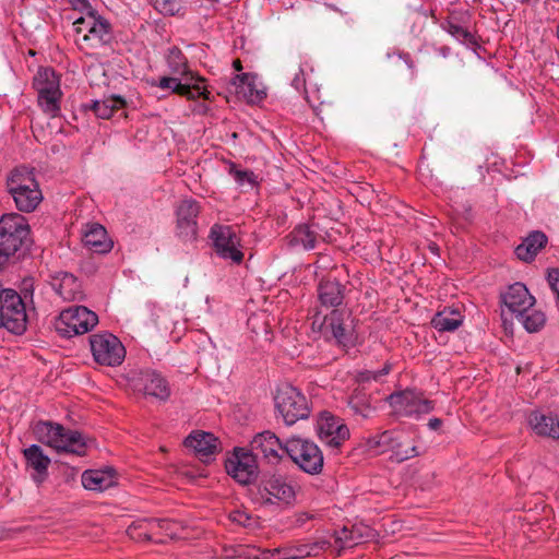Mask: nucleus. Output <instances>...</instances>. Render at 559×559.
Here are the masks:
<instances>
[{
    "label": "nucleus",
    "mask_w": 559,
    "mask_h": 559,
    "mask_svg": "<svg viewBox=\"0 0 559 559\" xmlns=\"http://www.w3.org/2000/svg\"><path fill=\"white\" fill-rule=\"evenodd\" d=\"M275 407L287 426L308 418L310 406L307 397L295 386L284 384L275 395Z\"/></svg>",
    "instance_id": "0eeeda50"
},
{
    "label": "nucleus",
    "mask_w": 559,
    "mask_h": 559,
    "mask_svg": "<svg viewBox=\"0 0 559 559\" xmlns=\"http://www.w3.org/2000/svg\"><path fill=\"white\" fill-rule=\"evenodd\" d=\"M219 441L211 432L198 431L188 436L185 445L194 450L201 460H206L218 449Z\"/></svg>",
    "instance_id": "cd10ccee"
},
{
    "label": "nucleus",
    "mask_w": 559,
    "mask_h": 559,
    "mask_svg": "<svg viewBox=\"0 0 559 559\" xmlns=\"http://www.w3.org/2000/svg\"><path fill=\"white\" fill-rule=\"evenodd\" d=\"M439 51H440V53H441L443 57H447V56L449 55V52H450V48L444 46V47H441V48L439 49Z\"/></svg>",
    "instance_id": "680f3d73"
},
{
    "label": "nucleus",
    "mask_w": 559,
    "mask_h": 559,
    "mask_svg": "<svg viewBox=\"0 0 559 559\" xmlns=\"http://www.w3.org/2000/svg\"><path fill=\"white\" fill-rule=\"evenodd\" d=\"M7 191L15 207L23 213H31L43 201V193L36 180L34 168L17 166L7 177Z\"/></svg>",
    "instance_id": "f257e3e1"
},
{
    "label": "nucleus",
    "mask_w": 559,
    "mask_h": 559,
    "mask_svg": "<svg viewBox=\"0 0 559 559\" xmlns=\"http://www.w3.org/2000/svg\"><path fill=\"white\" fill-rule=\"evenodd\" d=\"M82 241L86 248L95 253H107L112 249V241L108 238L107 230L98 223L85 226Z\"/></svg>",
    "instance_id": "b1692460"
},
{
    "label": "nucleus",
    "mask_w": 559,
    "mask_h": 559,
    "mask_svg": "<svg viewBox=\"0 0 559 559\" xmlns=\"http://www.w3.org/2000/svg\"><path fill=\"white\" fill-rule=\"evenodd\" d=\"M245 516L242 513L238 512L235 516H234V521H237L239 523H242L240 518Z\"/></svg>",
    "instance_id": "e2e57ef3"
},
{
    "label": "nucleus",
    "mask_w": 559,
    "mask_h": 559,
    "mask_svg": "<svg viewBox=\"0 0 559 559\" xmlns=\"http://www.w3.org/2000/svg\"><path fill=\"white\" fill-rule=\"evenodd\" d=\"M133 383L144 394L159 400H166L170 394L167 381L155 370L139 371L133 378Z\"/></svg>",
    "instance_id": "aec40b11"
},
{
    "label": "nucleus",
    "mask_w": 559,
    "mask_h": 559,
    "mask_svg": "<svg viewBox=\"0 0 559 559\" xmlns=\"http://www.w3.org/2000/svg\"><path fill=\"white\" fill-rule=\"evenodd\" d=\"M318 433L321 441L331 448H340L349 438V429L343 419L328 412L320 414Z\"/></svg>",
    "instance_id": "4468645a"
},
{
    "label": "nucleus",
    "mask_w": 559,
    "mask_h": 559,
    "mask_svg": "<svg viewBox=\"0 0 559 559\" xmlns=\"http://www.w3.org/2000/svg\"><path fill=\"white\" fill-rule=\"evenodd\" d=\"M82 485L87 490L104 491L116 485L115 471L107 469H88L82 474Z\"/></svg>",
    "instance_id": "c756f323"
},
{
    "label": "nucleus",
    "mask_w": 559,
    "mask_h": 559,
    "mask_svg": "<svg viewBox=\"0 0 559 559\" xmlns=\"http://www.w3.org/2000/svg\"><path fill=\"white\" fill-rule=\"evenodd\" d=\"M556 37L559 40V20H558V24H557V27H556Z\"/></svg>",
    "instance_id": "69168bd1"
},
{
    "label": "nucleus",
    "mask_w": 559,
    "mask_h": 559,
    "mask_svg": "<svg viewBox=\"0 0 559 559\" xmlns=\"http://www.w3.org/2000/svg\"><path fill=\"white\" fill-rule=\"evenodd\" d=\"M231 85L239 97L248 103H258L265 98L266 93L255 86V76L250 73L236 74L231 80Z\"/></svg>",
    "instance_id": "c85d7f7f"
},
{
    "label": "nucleus",
    "mask_w": 559,
    "mask_h": 559,
    "mask_svg": "<svg viewBox=\"0 0 559 559\" xmlns=\"http://www.w3.org/2000/svg\"><path fill=\"white\" fill-rule=\"evenodd\" d=\"M528 425L537 436L559 439V419L552 414L533 411L528 416Z\"/></svg>",
    "instance_id": "bb28decb"
},
{
    "label": "nucleus",
    "mask_w": 559,
    "mask_h": 559,
    "mask_svg": "<svg viewBox=\"0 0 559 559\" xmlns=\"http://www.w3.org/2000/svg\"><path fill=\"white\" fill-rule=\"evenodd\" d=\"M442 28L462 44H465L467 46L477 45L474 34H472L468 29L464 28L463 26L459 25L452 20L444 22L442 24Z\"/></svg>",
    "instance_id": "a19ab883"
},
{
    "label": "nucleus",
    "mask_w": 559,
    "mask_h": 559,
    "mask_svg": "<svg viewBox=\"0 0 559 559\" xmlns=\"http://www.w3.org/2000/svg\"><path fill=\"white\" fill-rule=\"evenodd\" d=\"M432 326L440 332H452L459 329L462 324L460 313H447L445 311L438 312L431 320Z\"/></svg>",
    "instance_id": "4c0bfd02"
},
{
    "label": "nucleus",
    "mask_w": 559,
    "mask_h": 559,
    "mask_svg": "<svg viewBox=\"0 0 559 559\" xmlns=\"http://www.w3.org/2000/svg\"><path fill=\"white\" fill-rule=\"evenodd\" d=\"M210 238L219 258L230 260L236 264L242 262L243 252L239 249L240 239L231 226L214 225L211 228Z\"/></svg>",
    "instance_id": "9b49d317"
},
{
    "label": "nucleus",
    "mask_w": 559,
    "mask_h": 559,
    "mask_svg": "<svg viewBox=\"0 0 559 559\" xmlns=\"http://www.w3.org/2000/svg\"><path fill=\"white\" fill-rule=\"evenodd\" d=\"M390 452L397 462H404L420 455L415 439L407 438L400 431L396 433V441L392 444Z\"/></svg>",
    "instance_id": "f704fd0d"
},
{
    "label": "nucleus",
    "mask_w": 559,
    "mask_h": 559,
    "mask_svg": "<svg viewBox=\"0 0 559 559\" xmlns=\"http://www.w3.org/2000/svg\"><path fill=\"white\" fill-rule=\"evenodd\" d=\"M126 104L124 98L121 96L111 95L102 100H92L91 104L85 105V107L94 111L98 118L109 119L116 110L122 109Z\"/></svg>",
    "instance_id": "72a5a7b5"
},
{
    "label": "nucleus",
    "mask_w": 559,
    "mask_h": 559,
    "mask_svg": "<svg viewBox=\"0 0 559 559\" xmlns=\"http://www.w3.org/2000/svg\"><path fill=\"white\" fill-rule=\"evenodd\" d=\"M356 530H348L347 527H343L341 531L335 533V543L341 547L353 546L357 544V537H355Z\"/></svg>",
    "instance_id": "de8ad7c7"
},
{
    "label": "nucleus",
    "mask_w": 559,
    "mask_h": 559,
    "mask_svg": "<svg viewBox=\"0 0 559 559\" xmlns=\"http://www.w3.org/2000/svg\"><path fill=\"white\" fill-rule=\"evenodd\" d=\"M547 281L559 304V270H550L547 275Z\"/></svg>",
    "instance_id": "09e8293b"
},
{
    "label": "nucleus",
    "mask_w": 559,
    "mask_h": 559,
    "mask_svg": "<svg viewBox=\"0 0 559 559\" xmlns=\"http://www.w3.org/2000/svg\"><path fill=\"white\" fill-rule=\"evenodd\" d=\"M27 314L22 297L0 283V329L22 335L26 331Z\"/></svg>",
    "instance_id": "39448f33"
},
{
    "label": "nucleus",
    "mask_w": 559,
    "mask_h": 559,
    "mask_svg": "<svg viewBox=\"0 0 559 559\" xmlns=\"http://www.w3.org/2000/svg\"><path fill=\"white\" fill-rule=\"evenodd\" d=\"M313 516L309 513H300L298 516H297V523L299 525H302L304 523H306L307 521L311 520Z\"/></svg>",
    "instance_id": "13d9d810"
},
{
    "label": "nucleus",
    "mask_w": 559,
    "mask_h": 559,
    "mask_svg": "<svg viewBox=\"0 0 559 559\" xmlns=\"http://www.w3.org/2000/svg\"><path fill=\"white\" fill-rule=\"evenodd\" d=\"M286 455L307 474L318 475L323 469L324 459L320 448L312 441L299 437L286 440Z\"/></svg>",
    "instance_id": "423d86ee"
},
{
    "label": "nucleus",
    "mask_w": 559,
    "mask_h": 559,
    "mask_svg": "<svg viewBox=\"0 0 559 559\" xmlns=\"http://www.w3.org/2000/svg\"><path fill=\"white\" fill-rule=\"evenodd\" d=\"M389 403L400 416L413 417L429 414L433 409V402L426 399L423 393L405 390L392 393Z\"/></svg>",
    "instance_id": "f8f14e48"
},
{
    "label": "nucleus",
    "mask_w": 559,
    "mask_h": 559,
    "mask_svg": "<svg viewBox=\"0 0 559 559\" xmlns=\"http://www.w3.org/2000/svg\"><path fill=\"white\" fill-rule=\"evenodd\" d=\"M383 67L390 76L403 79L409 83H412L417 76L415 61L408 52L401 50L386 52Z\"/></svg>",
    "instance_id": "a211bd4d"
},
{
    "label": "nucleus",
    "mask_w": 559,
    "mask_h": 559,
    "mask_svg": "<svg viewBox=\"0 0 559 559\" xmlns=\"http://www.w3.org/2000/svg\"><path fill=\"white\" fill-rule=\"evenodd\" d=\"M23 456L26 464V469H31L32 479L40 485L48 477V467L50 459L46 455L43 449L37 444H32L23 450Z\"/></svg>",
    "instance_id": "4be33fe9"
},
{
    "label": "nucleus",
    "mask_w": 559,
    "mask_h": 559,
    "mask_svg": "<svg viewBox=\"0 0 559 559\" xmlns=\"http://www.w3.org/2000/svg\"><path fill=\"white\" fill-rule=\"evenodd\" d=\"M98 322L95 312L84 306L64 309L55 322L56 331L63 337H72L91 331Z\"/></svg>",
    "instance_id": "6e6552de"
},
{
    "label": "nucleus",
    "mask_w": 559,
    "mask_h": 559,
    "mask_svg": "<svg viewBox=\"0 0 559 559\" xmlns=\"http://www.w3.org/2000/svg\"><path fill=\"white\" fill-rule=\"evenodd\" d=\"M347 407L352 416L364 420L373 418L378 411L377 402L371 395L358 389L348 397Z\"/></svg>",
    "instance_id": "a878e982"
},
{
    "label": "nucleus",
    "mask_w": 559,
    "mask_h": 559,
    "mask_svg": "<svg viewBox=\"0 0 559 559\" xmlns=\"http://www.w3.org/2000/svg\"><path fill=\"white\" fill-rule=\"evenodd\" d=\"M515 318L530 333L538 332L546 323L545 313L538 310L523 311L521 314H516Z\"/></svg>",
    "instance_id": "58836bf2"
},
{
    "label": "nucleus",
    "mask_w": 559,
    "mask_h": 559,
    "mask_svg": "<svg viewBox=\"0 0 559 559\" xmlns=\"http://www.w3.org/2000/svg\"><path fill=\"white\" fill-rule=\"evenodd\" d=\"M153 8L163 15H176L183 9L180 0H151Z\"/></svg>",
    "instance_id": "37998d69"
},
{
    "label": "nucleus",
    "mask_w": 559,
    "mask_h": 559,
    "mask_svg": "<svg viewBox=\"0 0 559 559\" xmlns=\"http://www.w3.org/2000/svg\"><path fill=\"white\" fill-rule=\"evenodd\" d=\"M356 530L355 537H357V544L359 543V539L362 537V534L359 532L357 527H354Z\"/></svg>",
    "instance_id": "0e129e2a"
},
{
    "label": "nucleus",
    "mask_w": 559,
    "mask_h": 559,
    "mask_svg": "<svg viewBox=\"0 0 559 559\" xmlns=\"http://www.w3.org/2000/svg\"><path fill=\"white\" fill-rule=\"evenodd\" d=\"M397 431L399 430L396 429L383 430L365 438L364 447L366 451L373 454H382L389 452L392 449L394 441H396Z\"/></svg>",
    "instance_id": "473e14b6"
},
{
    "label": "nucleus",
    "mask_w": 559,
    "mask_h": 559,
    "mask_svg": "<svg viewBox=\"0 0 559 559\" xmlns=\"http://www.w3.org/2000/svg\"><path fill=\"white\" fill-rule=\"evenodd\" d=\"M200 205L193 199H186L177 207V236L183 241H192L197 238V217Z\"/></svg>",
    "instance_id": "dca6fc26"
},
{
    "label": "nucleus",
    "mask_w": 559,
    "mask_h": 559,
    "mask_svg": "<svg viewBox=\"0 0 559 559\" xmlns=\"http://www.w3.org/2000/svg\"><path fill=\"white\" fill-rule=\"evenodd\" d=\"M167 63L175 74H180L182 76L193 75L187 68V59L182 51L178 47H173L169 49L167 55Z\"/></svg>",
    "instance_id": "ea45409f"
},
{
    "label": "nucleus",
    "mask_w": 559,
    "mask_h": 559,
    "mask_svg": "<svg viewBox=\"0 0 559 559\" xmlns=\"http://www.w3.org/2000/svg\"><path fill=\"white\" fill-rule=\"evenodd\" d=\"M317 293L322 307L338 309L344 300L345 286L335 278H323L319 282Z\"/></svg>",
    "instance_id": "393cba45"
},
{
    "label": "nucleus",
    "mask_w": 559,
    "mask_h": 559,
    "mask_svg": "<svg viewBox=\"0 0 559 559\" xmlns=\"http://www.w3.org/2000/svg\"><path fill=\"white\" fill-rule=\"evenodd\" d=\"M61 91L51 92L49 94H39L38 104L45 112L57 115L60 110Z\"/></svg>",
    "instance_id": "79ce46f5"
},
{
    "label": "nucleus",
    "mask_w": 559,
    "mask_h": 559,
    "mask_svg": "<svg viewBox=\"0 0 559 559\" xmlns=\"http://www.w3.org/2000/svg\"><path fill=\"white\" fill-rule=\"evenodd\" d=\"M350 314L342 309H333L324 316L322 332L328 338H333L336 344L347 346L352 343L353 331L347 323Z\"/></svg>",
    "instance_id": "2eb2a0df"
},
{
    "label": "nucleus",
    "mask_w": 559,
    "mask_h": 559,
    "mask_svg": "<svg viewBox=\"0 0 559 559\" xmlns=\"http://www.w3.org/2000/svg\"><path fill=\"white\" fill-rule=\"evenodd\" d=\"M317 267L319 269H330L332 265L330 264V259L326 254H320L317 262Z\"/></svg>",
    "instance_id": "6e6d98bb"
},
{
    "label": "nucleus",
    "mask_w": 559,
    "mask_h": 559,
    "mask_svg": "<svg viewBox=\"0 0 559 559\" xmlns=\"http://www.w3.org/2000/svg\"><path fill=\"white\" fill-rule=\"evenodd\" d=\"M233 67L236 71H241L242 70V64H241V61L239 59H235L233 61Z\"/></svg>",
    "instance_id": "052dcab7"
},
{
    "label": "nucleus",
    "mask_w": 559,
    "mask_h": 559,
    "mask_svg": "<svg viewBox=\"0 0 559 559\" xmlns=\"http://www.w3.org/2000/svg\"><path fill=\"white\" fill-rule=\"evenodd\" d=\"M391 364L385 362L382 369L373 371V370H362L357 374L358 382H369L371 380L379 381L382 377L386 376L391 371Z\"/></svg>",
    "instance_id": "a18cd8bd"
},
{
    "label": "nucleus",
    "mask_w": 559,
    "mask_h": 559,
    "mask_svg": "<svg viewBox=\"0 0 559 559\" xmlns=\"http://www.w3.org/2000/svg\"><path fill=\"white\" fill-rule=\"evenodd\" d=\"M290 248H301L312 250L316 248L318 233L308 224L296 226L286 237Z\"/></svg>",
    "instance_id": "7c9ffc66"
},
{
    "label": "nucleus",
    "mask_w": 559,
    "mask_h": 559,
    "mask_svg": "<svg viewBox=\"0 0 559 559\" xmlns=\"http://www.w3.org/2000/svg\"><path fill=\"white\" fill-rule=\"evenodd\" d=\"M158 526L155 518H142L133 521L127 528L128 536L135 542L153 540V531Z\"/></svg>",
    "instance_id": "c9c22d12"
},
{
    "label": "nucleus",
    "mask_w": 559,
    "mask_h": 559,
    "mask_svg": "<svg viewBox=\"0 0 559 559\" xmlns=\"http://www.w3.org/2000/svg\"><path fill=\"white\" fill-rule=\"evenodd\" d=\"M79 24H86L87 33L83 35V39L93 40L94 46L108 45L114 39L111 24L97 11L79 17Z\"/></svg>",
    "instance_id": "6ab92c4d"
},
{
    "label": "nucleus",
    "mask_w": 559,
    "mask_h": 559,
    "mask_svg": "<svg viewBox=\"0 0 559 559\" xmlns=\"http://www.w3.org/2000/svg\"><path fill=\"white\" fill-rule=\"evenodd\" d=\"M250 496L254 503L262 507L292 506L296 500L294 486L281 475H264L250 489Z\"/></svg>",
    "instance_id": "20e7f679"
},
{
    "label": "nucleus",
    "mask_w": 559,
    "mask_h": 559,
    "mask_svg": "<svg viewBox=\"0 0 559 559\" xmlns=\"http://www.w3.org/2000/svg\"><path fill=\"white\" fill-rule=\"evenodd\" d=\"M503 305L508 310L516 316L523 311H528L535 304V298L532 296L522 283H514L510 285L506 293L501 295Z\"/></svg>",
    "instance_id": "412c9836"
},
{
    "label": "nucleus",
    "mask_w": 559,
    "mask_h": 559,
    "mask_svg": "<svg viewBox=\"0 0 559 559\" xmlns=\"http://www.w3.org/2000/svg\"><path fill=\"white\" fill-rule=\"evenodd\" d=\"M546 243L547 237L544 233L533 231L515 248V254L520 260L530 262Z\"/></svg>",
    "instance_id": "2f4dec72"
},
{
    "label": "nucleus",
    "mask_w": 559,
    "mask_h": 559,
    "mask_svg": "<svg viewBox=\"0 0 559 559\" xmlns=\"http://www.w3.org/2000/svg\"><path fill=\"white\" fill-rule=\"evenodd\" d=\"M229 175L234 177L236 182L240 186H243L246 183L250 185L251 187L257 183V177L253 171L248 169H239L235 164L229 165Z\"/></svg>",
    "instance_id": "c03bdc74"
},
{
    "label": "nucleus",
    "mask_w": 559,
    "mask_h": 559,
    "mask_svg": "<svg viewBox=\"0 0 559 559\" xmlns=\"http://www.w3.org/2000/svg\"><path fill=\"white\" fill-rule=\"evenodd\" d=\"M250 548L243 545H235L224 548V556L227 559H253Z\"/></svg>",
    "instance_id": "49530a36"
},
{
    "label": "nucleus",
    "mask_w": 559,
    "mask_h": 559,
    "mask_svg": "<svg viewBox=\"0 0 559 559\" xmlns=\"http://www.w3.org/2000/svg\"><path fill=\"white\" fill-rule=\"evenodd\" d=\"M185 83L178 78L163 76L159 79L157 86L162 90H170L173 93L183 96L188 99L203 97L210 99L211 93L199 83L203 82L202 78H194V75L185 76Z\"/></svg>",
    "instance_id": "f3484780"
},
{
    "label": "nucleus",
    "mask_w": 559,
    "mask_h": 559,
    "mask_svg": "<svg viewBox=\"0 0 559 559\" xmlns=\"http://www.w3.org/2000/svg\"><path fill=\"white\" fill-rule=\"evenodd\" d=\"M155 521L158 523V526H156L153 531V537L159 535L162 532H166L169 530V521L166 519H156Z\"/></svg>",
    "instance_id": "5fc2aeb1"
},
{
    "label": "nucleus",
    "mask_w": 559,
    "mask_h": 559,
    "mask_svg": "<svg viewBox=\"0 0 559 559\" xmlns=\"http://www.w3.org/2000/svg\"><path fill=\"white\" fill-rule=\"evenodd\" d=\"M33 86L38 95L60 91L59 76L51 68L40 69L34 76Z\"/></svg>",
    "instance_id": "e433bc0d"
},
{
    "label": "nucleus",
    "mask_w": 559,
    "mask_h": 559,
    "mask_svg": "<svg viewBox=\"0 0 559 559\" xmlns=\"http://www.w3.org/2000/svg\"><path fill=\"white\" fill-rule=\"evenodd\" d=\"M73 24L75 25V32L78 34L87 33L86 24H79V19H76Z\"/></svg>",
    "instance_id": "bf43d9fd"
},
{
    "label": "nucleus",
    "mask_w": 559,
    "mask_h": 559,
    "mask_svg": "<svg viewBox=\"0 0 559 559\" xmlns=\"http://www.w3.org/2000/svg\"><path fill=\"white\" fill-rule=\"evenodd\" d=\"M305 549H302V546H296V547H285L284 548V557L282 559H300L306 558L307 552H304Z\"/></svg>",
    "instance_id": "8fccbe9b"
},
{
    "label": "nucleus",
    "mask_w": 559,
    "mask_h": 559,
    "mask_svg": "<svg viewBox=\"0 0 559 559\" xmlns=\"http://www.w3.org/2000/svg\"><path fill=\"white\" fill-rule=\"evenodd\" d=\"M52 289L66 301H80L84 294L81 283L71 273H59L51 280Z\"/></svg>",
    "instance_id": "5701e85b"
},
{
    "label": "nucleus",
    "mask_w": 559,
    "mask_h": 559,
    "mask_svg": "<svg viewBox=\"0 0 559 559\" xmlns=\"http://www.w3.org/2000/svg\"><path fill=\"white\" fill-rule=\"evenodd\" d=\"M29 236L26 218L17 213H8L0 218V266L14 259Z\"/></svg>",
    "instance_id": "7ed1b4c3"
},
{
    "label": "nucleus",
    "mask_w": 559,
    "mask_h": 559,
    "mask_svg": "<svg viewBox=\"0 0 559 559\" xmlns=\"http://www.w3.org/2000/svg\"><path fill=\"white\" fill-rule=\"evenodd\" d=\"M74 10H79L81 12H85V14H90L91 12H95L92 8L88 0H69Z\"/></svg>",
    "instance_id": "864d4df0"
},
{
    "label": "nucleus",
    "mask_w": 559,
    "mask_h": 559,
    "mask_svg": "<svg viewBox=\"0 0 559 559\" xmlns=\"http://www.w3.org/2000/svg\"><path fill=\"white\" fill-rule=\"evenodd\" d=\"M90 345L94 360L99 365L116 367L124 360V346L109 332L91 335Z\"/></svg>",
    "instance_id": "1a4fd4ad"
},
{
    "label": "nucleus",
    "mask_w": 559,
    "mask_h": 559,
    "mask_svg": "<svg viewBox=\"0 0 559 559\" xmlns=\"http://www.w3.org/2000/svg\"><path fill=\"white\" fill-rule=\"evenodd\" d=\"M441 425H442V420H441V419H439V418H431V419H429V421H428V427H429L431 430H437Z\"/></svg>",
    "instance_id": "4d7b16f0"
},
{
    "label": "nucleus",
    "mask_w": 559,
    "mask_h": 559,
    "mask_svg": "<svg viewBox=\"0 0 559 559\" xmlns=\"http://www.w3.org/2000/svg\"><path fill=\"white\" fill-rule=\"evenodd\" d=\"M36 439L59 452H68L79 456L86 453V441L78 430L66 429L52 421H38L33 428Z\"/></svg>",
    "instance_id": "f03ea898"
},
{
    "label": "nucleus",
    "mask_w": 559,
    "mask_h": 559,
    "mask_svg": "<svg viewBox=\"0 0 559 559\" xmlns=\"http://www.w3.org/2000/svg\"><path fill=\"white\" fill-rule=\"evenodd\" d=\"M292 85L297 91L304 90L306 92V90H305V87H306L305 70L301 64H299L298 71L295 73V76L292 81Z\"/></svg>",
    "instance_id": "3c124183"
},
{
    "label": "nucleus",
    "mask_w": 559,
    "mask_h": 559,
    "mask_svg": "<svg viewBox=\"0 0 559 559\" xmlns=\"http://www.w3.org/2000/svg\"><path fill=\"white\" fill-rule=\"evenodd\" d=\"M286 441L282 442L272 431L265 430L257 433L250 442V451L255 459L265 460L270 464H277L286 454Z\"/></svg>",
    "instance_id": "ddd939ff"
},
{
    "label": "nucleus",
    "mask_w": 559,
    "mask_h": 559,
    "mask_svg": "<svg viewBox=\"0 0 559 559\" xmlns=\"http://www.w3.org/2000/svg\"><path fill=\"white\" fill-rule=\"evenodd\" d=\"M225 468L240 485L252 484L259 475L258 460L250 450L235 448L234 453L225 462Z\"/></svg>",
    "instance_id": "9d476101"
},
{
    "label": "nucleus",
    "mask_w": 559,
    "mask_h": 559,
    "mask_svg": "<svg viewBox=\"0 0 559 559\" xmlns=\"http://www.w3.org/2000/svg\"><path fill=\"white\" fill-rule=\"evenodd\" d=\"M325 544L326 542H316L311 544H302L301 546L302 549H305L304 552H307V557H310L319 555V552L323 550Z\"/></svg>",
    "instance_id": "603ef678"
}]
</instances>
